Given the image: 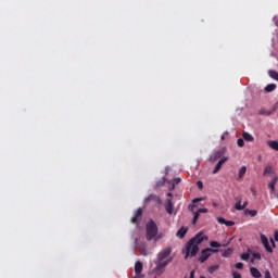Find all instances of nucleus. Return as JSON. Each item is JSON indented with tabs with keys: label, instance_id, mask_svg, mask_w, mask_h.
<instances>
[{
	"label": "nucleus",
	"instance_id": "1",
	"mask_svg": "<svg viewBox=\"0 0 278 278\" xmlns=\"http://www.w3.org/2000/svg\"><path fill=\"white\" fill-rule=\"evenodd\" d=\"M204 240H207V236L203 235V232H199L191 238L182 250L185 260H188V257H195L197 253H199V244Z\"/></svg>",
	"mask_w": 278,
	"mask_h": 278
},
{
	"label": "nucleus",
	"instance_id": "2",
	"mask_svg": "<svg viewBox=\"0 0 278 278\" xmlns=\"http://www.w3.org/2000/svg\"><path fill=\"white\" fill-rule=\"evenodd\" d=\"M170 253H173V249L166 248L157 254V260L155 262L156 267L153 269L156 275H162L164 273V268L173 262V257H169Z\"/></svg>",
	"mask_w": 278,
	"mask_h": 278
},
{
	"label": "nucleus",
	"instance_id": "3",
	"mask_svg": "<svg viewBox=\"0 0 278 278\" xmlns=\"http://www.w3.org/2000/svg\"><path fill=\"white\" fill-rule=\"evenodd\" d=\"M146 238L149 242L151 240H159L157 238V224L153 219H151L147 225H146Z\"/></svg>",
	"mask_w": 278,
	"mask_h": 278
},
{
	"label": "nucleus",
	"instance_id": "4",
	"mask_svg": "<svg viewBox=\"0 0 278 278\" xmlns=\"http://www.w3.org/2000/svg\"><path fill=\"white\" fill-rule=\"evenodd\" d=\"M212 253H218V250L212 249V248H206L202 250L201 256L198 258V261L203 264V262H207V258L212 256Z\"/></svg>",
	"mask_w": 278,
	"mask_h": 278
},
{
	"label": "nucleus",
	"instance_id": "5",
	"mask_svg": "<svg viewBox=\"0 0 278 278\" xmlns=\"http://www.w3.org/2000/svg\"><path fill=\"white\" fill-rule=\"evenodd\" d=\"M226 152H227V149H225V148H222V149L215 151V152L213 153V155H211L210 161H211V162H216V160H223V155H224Z\"/></svg>",
	"mask_w": 278,
	"mask_h": 278
},
{
	"label": "nucleus",
	"instance_id": "6",
	"mask_svg": "<svg viewBox=\"0 0 278 278\" xmlns=\"http://www.w3.org/2000/svg\"><path fill=\"white\" fill-rule=\"evenodd\" d=\"M261 242L267 253H273V247H270V243L268 242V237H266V235L261 233Z\"/></svg>",
	"mask_w": 278,
	"mask_h": 278
},
{
	"label": "nucleus",
	"instance_id": "7",
	"mask_svg": "<svg viewBox=\"0 0 278 278\" xmlns=\"http://www.w3.org/2000/svg\"><path fill=\"white\" fill-rule=\"evenodd\" d=\"M142 212L143 211L140 207L135 212V215L130 219L132 225H138V223H140V218H142Z\"/></svg>",
	"mask_w": 278,
	"mask_h": 278
},
{
	"label": "nucleus",
	"instance_id": "8",
	"mask_svg": "<svg viewBox=\"0 0 278 278\" xmlns=\"http://www.w3.org/2000/svg\"><path fill=\"white\" fill-rule=\"evenodd\" d=\"M142 262L137 261L135 264V278H142Z\"/></svg>",
	"mask_w": 278,
	"mask_h": 278
},
{
	"label": "nucleus",
	"instance_id": "9",
	"mask_svg": "<svg viewBox=\"0 0 278 278\" xmlns=\"http://www.w3.org/2000/svg\"><path fill=\"white\" fill-rule=\"evenodd\" d=\"M227 160H229V157L223 156L218 161V163L215 165V168L213 169V175H216V173H218V170H220V168H223V164H225V162H227Z\"/></svg>",
	"mask_w": 278,
	"mask_h": 278
},
{
	"label": "nucleus",
	"instance_id": "10",
	"mask_svg": "<svg viewBox=\"0 0 278 278\" xmlns=\"http://www.w3.org/2000/svg\"><path fill=\"white\" fill-rule=\"evenodd\" d=\"M165 210H166L167 214H173V210H174L173 200L167 199Z\"/></svg>",
	"mask_w": 278,
	"mask_h": 278
},
{
	"label": "nucleus",
	"instance_id": "11",
	"mask_svg": "<svg viewBox=\"0 0 278 278\" xmlns=\"http://www.w3.org/2000/svg\"><path fill=\"white\" fill-rule=\"evenodd\" d=\"M275 173V169L270 165H266V167L263 170V176L268 177V175H273Z\"/></svg>",
	"mask_w": 278,
	"mask_h": 278
},
{
	"label": "nucleus",
	"instance_id": "12",
	"mask_svg": "<svg viewBox=\"0 0 278 278\" xmlns=\"http://www.w3.org/2000/svg\"><path fill=\"white\" fill-rule=\"evenodd\" d=\"M250 273H251L252 277H254V278L262 277V273L260 271V269H257V267H251Z\"/></svg>",
	"mask_w": 278,
	"mask_h": 278
},
{
	"label": "nucleus",
	"instance_id": "13",
	"mask_svg": "<svg viewBox=\"0 0 278 278\" xmlns=\"http://www.w3.org/2000/svg\"><path fill=\"white\" fill-rule=\"evenodd\" d=\"M187 233H188V228L181 227V228L177 231L176 236H177L178 238L182 239V238H186V235H187Z\"/></svg>",
	"mask_w": 278,
	"mask_h": 278
},
{
	"label": "nucleus",
	"instance_id": "14",
	"mask_svg": "<svg viewBox=\"0 0 278 278\" xmlns=\"http://www.w3.org/2000/svg\"><path fill=\"white\" fill-rule=\"evenodd\" d=\"M200 201H203V198H195L192 200V203H199ZM193 204L188 206L189 212H194V207H197V204Z\"/></svg>",
	"mask_w": 278,
	"mask_h": 278
},
{
	"label": "nucleus",
	"instance_id": "15",
	"mask_svg": "<svg viewBox=\"0 0 278 278\" xmlns=\"http://www.w3.org/2000/svg\"><path fill=\"white\" fill-rule=\"evenodd\" d=\"M235 208L238 211V212H241V210H244V206H242V200L237 198V202L235 204Z\"/></svg>",
	"mask_w": 278,
	"mask_h": 278
},
{
	"label": "nucleus",
	"instance_id": "16",
	"mask_svg": "<svg viewBox=\"0 0 278 278\" xmlns=\"http://www.w3.org/2000/svg\"><path fill=\"white\" fill-rule=\"evenodd\" d=\"M268 75H269V77H271V79H275L276 81H278V72L277 71L269 70Z\"/></svg>",
	"mask_w": 278,
	"mask_h": 278
},
{
	"label": "nucleus",
	"instance_id": "17",
	"mask_svg": "<svg viewBox=\"0 0 278 278\" xmlns=\"http://www.w3.org/2000/svg\"><path fill=\"white\" fill-rule=\"evenodd\" d=\"M267 144L274 151H278V141H268Z\"/></svg>",
	"mask_w": 278,
	"mask_h": 278
},
{
	"label": "nucleus",
	"instance_id": "18",
	"mask_svg": "<svg viewBox=\"0 0 278 278\" xmlns=\"http://www.w3.org/2000/svg\"><path fill=\"white\" fill-rule=\"evenodd\" d=\"M243 139L247 140V142H253V140H255L249 132H243Z\"/></svg>",
	"mask_w": 278,
	"mask_h": 278
},
{
	"label": "nucleus",
	"instance_id": "19",
	"mask_svg": "<svg viewBox=\"0 0 278 278\" xmlns=\"http://www.w3.org/2000/svg\"><path fill=\"white\" fill-rule=\"evenodd\" d=\"M233 254V249H231V248H228L227 250H225L224 252H223V257H230V255H232Z\"/></svg>",
	"mask_w": 278,
	"mask_h": 278
},
{
	"label": "nucleus",
	"instance_id": "20",
	"mask_svg": "<svg viewBox=\"0 0 278 278\" xmlns=\"http://www.w3.org/2000/svg\"><path fill=\"white\" fill-rule=\"evenodd\" d=\"M220 268V266L218 265H212L207 268L210 275H214V273H216V270H218Z\"/></svg>",
	"mask_w": 278,
	"mask_h": 278
},
{
	"label": "nucleus",
	"instance_id": "21",
	"mask_svg": "<svg viewBox=\"0 0 278 278\" xmlns=\"http://www.w3.org/2000/svg\"><path fill=\"white\" fill-rule=\"evenodd\" d=\"M139 252L141 253V255H143L144 257H147V255H149V253L147 252V245L142 244L141 247H139Z\"/></svg>",
	"mask_w": 278,
	"mask_h": 278
},
{
	"label": "nucleus",
	"instance_id": "22",
	"mask_svg": "<svg viewBox=\"0 0 278 278\" xmlns=\"http://www.w3.org/2000/svg\"><path fill=\"white\" fill-rule=\"evenodd\" d=\"M244 214H247V215H249V216H252V218L255 217V216H257V212H256L255 210H249V208H247V210L244 211Z\"/></svg>",
	"mask_w": 278,
	"mask_h": 278
},
{
	"label": "nucleus",
	"instance_id": "23",
	"mask_svg": "<svg viewBox=\"0 0 278 278\" xmlns=\"http://www.w3.org/2000/svg\"><path fill=\"white\" fill-rule=\"evenodd\" d=\"M276 88H277V85H276V84H269V85H267V86L265 87V90H266L267 92H273V90H276Z\"/></svg>",
	"mask_w": 278,
	"mask_h": 278
},
{
	"label": "nucleus",
	"instance_id": "24",
	"mask_svg": "<svg viewBox=\"0 0 278 278\" xmlns=\"http://www.w3.org/2000/svg\"><path fill=\"white\" fill-rule=\"evenodd\" d=\"M201 216L200 212H194L193 213V219H192V225H197V222L199 220V217Z\"/></svg>",
	"mask_w": 278,
	"mask_h": 278
},
{
	"label": "nucleus",
	"instance_id": "25",
	"mask_svg": "<svg viewBox=\"0 0 278 278\" xmlns=\"http://www.w3.org/2000/svg\"><path fill=\"white\" fill-rule=\"evenodd\" d=\"M244 175H247V166H242L239 169V178L242 179V177H244Z\"/></svg>",
	"mask_w": 278,
	"mask_h": 278
},
{
	"label": "nucleus",
	"instance_id": "26",
	"mask_svg": "<svg viewBox=\"0 0 278 278\" xmlns=\"http://www.w3.org/2000/svg\"><path fill=\"white\" fill-rule=\"evenodd\" d=\"M210 247H212V249H220L222 245L218 241H211Z\"/></svg>",
	"mask_w": 278,
	"mask_h": 278
},
{
	"label": "nucleus",
	"instance_id": "27",
	"mask_svg": "<svg viewBox=\"0 0 278 278\" xmlns=\"http://www.w3.org/2000/svg\"><path fill=\"white\" fill-rule=\"evenodd\" d=\"M249 257H251V254L249 253H242L240 255V260H242L243 262H249Z\"/></svg>",
	"mask_w": 278,
	"mask_h": 278
},
{
	"label": "nucleus",
	"instance_id": "28",
	"mask_svg": "<svg viewBox=\"0 0 278 278\" xmlns=\"http://www.w3.org/2000/svg\"><path fill=\"white\" fill-rule=\"evenodd\" d=\"M268 188L270 189V194L273 195H275L276 194V192H277V189L275 188V185H270V182L268 184Z\"/></svg>",
	"mask_w": 278,
	"mask_h": 278
},
{
	"label": "nucleus",
	"instance_id": "29",
	"mask_svg": "<svg viewBox=\"0 0 278 278\" xmlns=\"http://www.w3.org/2000/svg\"><path fill=\"white\" fill-rule=\"evenodd\" d=\"M277 181H278V177H277V176H274V177L271 178V180L269 181V184H270L271 186H277Z\"/></svg>",
	"mask_w": 278,
	"mask_h": 278
},
{
	"label": "nucleus",
	"instance_id": "30",
	"mask_svg": "<svg viewBox=\"0 0 278 278\" xmlns=\"http://www.w3.org/2000/svg\"><path fill=\"white\" fill-rule=\"evenodd\" d=\"M237 144H238V147H240V148L244 147V139L239 138V139L237 140Z\"/></svg>",
	"mask_w": 278,
	"mask_h": 278
},
{
	"label": "nucleus",
	"instance_id": "31",
	"mask_svg": "<svg viewBox=\"0 0 278 278\" xmlns=\"http://www.w3.org/2000/svg\"><path fill=\"white\" fill-rule=\"evenodd\" d=\"M235 268H237L238 270H242L244 268V264L243 263H237L235 265Z\"/></svg>",
	"mask_w": 278,
	"mask_h": 278
},
{
	"label": "nucleus",
	"instance_id": "32",
	"mask_svg": "<svg viewBox=\"0 0 278 278\" xmlns=\"http://www.w3.org/2000/svg\"><path fill=\"white\" fill-rule=\"evenodd\" d=\"M226 218L217 217V223H219V225H226Z\"/></svg>",
	"mask_w": 278,
	"mask_h": 278
},
{
	"label": "nucleus",
	"instance_id": "33",
	"mask_svg": "<svg viewBox=\"0 0 278 278\" xmlns=\"http://www.w3.org/2000/svg\"><path fill=\"white\" fill-rule=\"evenodd\" d=\"M253 260H262V254L260 253H253L252 254Z\"/></svg>",
	"mask_w": 278,
	"mask_h": 278
},
{
	"label": "nucleus",
	"instance_id": "34",
	"mask_svg": "<svg viewBox=\"0 0 278 278\" xmlns=\"http://www.w3.org/2000/svg\"><path fill=\"white\" fill-rule=\"evenodd\" d=\"M226 227H233L236 225L235 222H231V220H226Z\"/></svg>",
	"mask_w": 278,
	"mask_h": 278
},
{
	"label": "nucleus",
	"instance_id": "35",
	"mask_svg": "<svg viewBox=\"0 0 278 278\" xmlns=\"http://www.w3.org/2000/svg\"><path fill=\"white\" fill-rule=\"evenodd\" d=\"M232 277L233 278H242V275L240 273H238V271H233L232 273Z\"/></svg>",
	"mask_w": 278,
	"mask_h": 278
},
{
	"label": "nucleus",
	"instance_id": "36",
	"mask_svg": "<svg viewBox=\"0 0 278 278\" xmlns=\"http://www.w3.org/2000/svg\"><path fill=\"white\" fill-rule=\"evenodd\" d=\"M198 212L200 214H207L208 210L207 208H199Z\"/></svg>",
	"mask_w": 278,
	"mask_h": 278
},
{
	"label": "nucleus",
	"instance_id": "37",
	"mask_svg": "<svg viewBox=\"0 0 278 278\" xmlns=\"http://www.w3.org/2000/svg\"><path fill=\"white\" fill-rule=\"evenodd\" d=\"M274 240L275 242H278V230H275L274 232Z\"/></svg>",
	"mask_w": 278,
	"mask_h": 278
},
{
	"label": "nucleus",
	"instance_id": "38",
	"mask_svg": "<svg viewBox=\"0 0 278 278\" xmlns=\"http://www.w3.org/2000/svg\"><path fill=\"white\" fill-rule=\"evenodd\" d=\"M265 278H273V276H270V271L269 270L265 271Z\"/></svg>",
	"mask_w": 278,
	"mask_h": 278
},
{
	"label": "nucleus",
	"instance_id": "39",
	"mask_svg": "<svg viewBox=\"0 0 278 278\" xmlns=\"http://www.w3.org/2000/svg\"><path fill=\"white\" fill-rule=\"evenodd\" d=\"M198 187H199L200 190L203 189V182L201 180L198 181Z\"/></svg>",
	"mask_w": 278,
	"mask_h": 278
},
{
	"label": "nucleus",
	"instance_id": "40",
	"mask_svg": "<svg viewBox=\"0 0 278 278\" xmlns=\"http://www.w3.org/2000/svg\"><path fill=\"white\" fill-rule=\"evenodd\" d=\"M248 205H249V202L245 201V202L243 203V205H242L243 210H245V207H247Z\"/></svg>",
	"mask_w": 278,
	"mask_h": 278
},
{
	"label": "nucleus",
	"instance_id": "41",
	"mask_svg": "<svg viewBox=\"0 0 278 278\" xmlns=\"http://www.w3.org/2000/svg\"><path fill=\"white\" fill-rule=\"evenodd\" d=\"M190 278H194V270L190 271Z\"/></svg>",
	"mask_w": 278,
	"mask_h": 278
},
{
	"label": "nucleus",
	"instance_id": "42",
	"mask_svg": "<svg viewBox=\"0 0 278 278\" xmlns=\"http://www.w3.org/2000/svg\"><path fill=\"white\" fill-rule=\"evenodd\" d=\"M212 205H213V207H218V203H216V202H213Z\"/></svg>",
	"mask_w": 278,
	"mask_h": 278
},
{
	"label": "nucleus",
	"instance_id": "43",
	"mask_svg": "<svg viewBox=\"0 0 278 278\" xmlns=\"http://www.w3.org/2000/svg\"><path fill=\"white\" fill-rule=\"evenodd\" d=\"M257 161H258V162H262V155H258V156H257Z\"/></svg>",
	"mask_w": 278,
	"mask_h": 278
},
{
	"label": "nucleus",
	"instance_id": "44",
	"mask_svg": "<svg viewBox=\"0 0 278 278\" xmlns=\"http://www.w3.org/2000/svg\"><path fill=\"white\" fill-rule=\"evenodd\" d=\"M271 245L275 248V240L270 239Z\"/></svg>",
	"mask_w": 278,
	"mask_h": 278
},
{
	"label": "nucleus",
	"instance_id": "45",
	"mask_svg": "<svg viewBox=\"0 0 278 278\" xmlns=\"http://www.w3.org/2000/svg\"><path fill=\"white\" fill-rule=\"evenodd\" d=\"M167 197H169V199H173V193H167Z\"/></svg>",
	"mask_w": 278,
	"mask_h": 278
},
{
	"label": "nucleus",
	"instance_id": "46",
	"mask_svg": "<svg viewBox=\"0 0 278 278\" xmlns=\"http://www.w3.org/2000/svg\"><path fill=\"white\" fill-rule=\"evenodd\" d=\"M181 181V178L176 179V184H179Z\"/></svg>",
	"mask_w": 278,
	"mask_h": 278
},
{
	"label": "nucleus",
	"instance_id": "47",
	"mask_svg": "<svg viewBox=\"0 0 278 278\" xmlns=\"http://www.w3.org/2000/svg\"><path fill=\"white\" fill-rule=\"evenodd\" d=\"M222 140H225V135L222 136Z\"/></svg>",
	"mask_w": 278,
	"mask_h": 278
},
{
	"label": "nucleus",
	"instance_id": "48",
	"mask_svg": "<svg viewBox=\"0 0 278 278\" xmlns=\"http://www.w3.org/2000/svg\"><path fill=\"white\" fill-rule=\"evenodd\" d=\"M173 189L175 188V182H173V187H172Z\"/></svg>",
	"mask_w": 278,
	"mask_h": 278
}]
</instances>
